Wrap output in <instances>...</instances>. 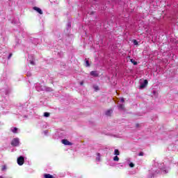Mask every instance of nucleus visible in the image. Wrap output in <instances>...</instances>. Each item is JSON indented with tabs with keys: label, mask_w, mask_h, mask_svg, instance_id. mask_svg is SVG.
Here are the masks:
<instances>
[{
	"label": "nucleus",
	"mask_w": 178,
	"mask_h": 178,
	"mask_svg": "<svg viewBox=\"0 0 178 178\" xmlns=\"http://www.w3.org/2000/svg\"><path fill=\"white\" fill-rule=\"evenodd\" d=\"M112 110H108L107 111H106V116H111V115H112Z\"/></svg>",
	"instance_id": "16"
},
{
	"label": "nucleus",
	"mask_w": 178,
	"mask_h": 178,
	"mask_svg": "<svg viewBox=\"0 0 178 178\" xmlns=\"http://www.w3.org/2000/svg\"><path fill=\"white\" fill-rule=\"evenodd\" d=\"M35 89L37 90V91H44V90H46V91H52V89L51 88H45V87L41 86L40 83L36 85Z\"/></svg>",
	"instance_id": "2"
},
{
	"label": "nucleus",
	"mask_w": 178,
	"mask_h": 178,
	"mask_svg": "<svg viewBox=\"0 0 178 178\" xmlns=\"http://www.w3.org/2000/svg\"><path fill=\"white\" fill-rule=\"evenodd\" d=\"M134 45H138V42H137V40H134Z\"/></svg>",
	"instance_id": "23"
},
{
	"label": "nucleus",
	"mask_w": 178,
	"mask_h": 178,
	"mask_svg": "<svg viewBox=\"0 0 178 178\" xmlns=\"http://www.w3.org/2000/svg\"><path fill=\"white\" fill-rule=\"evenodd\" d=\"M127 162L129 163V168H134V163H130V159H127Z\"/></svg>",
	"instance_id": "12"
},
{
	"label": "nucleus",
	"mask_w": 178,
	"mask_h": 178,
	"mask_svg": "<svg viewBox=\"0 0 178 178\" xmlns=\"http://www.w3.org/2000/svg\"><path fill=\"white\" fill-rule=\"evenodd\" d=\"M29 62L31 63V65H35L34 63V57L31 55L29 56Z\"/></svg>",
	"instance_id": "10"
},
{
	"label": "nucleus",
	"mask_w": 178,
	"mask_h": 178,
	"mask_svg": "<svg viewBox=\"0 0 178 178\" xmlns=\"http://www.w3.org/2000/svg\"><path fill=\"white\" fill-rule=\"evenodd\" d=\"M101 154L100 153H97L96 154V159H95V161L97 163H99V162H101L102 159H101Z\"/></svg>",
	"instance_id": "7"
},
{
	"label": "nucleus",
	"mask_w": 178,
	"mask_h": 178,
	"mask_svg": "<svg viewBox=\"0 0 178 178\" xmlns=\"http://www.w3.org/2000/svg\"><path fill=\"white\" fill-rule=\"evenodd\" d=\"M13 23H14V24H16V22H15V20L13 21Z\"/></svg>",
	"instance_id": "29"
},
{
	"label": "nucleus",
	"mask_w": 178,
	"mask_h": 178,
	"mask_svg": "<svg viewBox=\"0 0 178 178\" xmlns=\"http://www.w3.org/2000/svg\"><path fill=\"white\" fill-rule=\"evenodd\" d=\"M44 118H49V113H44Z\"/></svg>",
	"instance_id": "20"
},
{
	"label": "nucleus",
	"mask_w": 178,
	"mask_h": 178,
	"mask_svg": "<svg viewBox=\"0 0 178 178\" xmlns=\"http://www.w3.org/2000/svg\"><path fill=\"white\" fill-rule=\"evenodd\" d=\"M86 66H90V63H88V60L86 61Z\"/></svg>",
	"instance_id": "25"
},
{
	"label": "nucleus",
	"mask_w": 178,
	"mask_h": 178,
	"mask_svg": "<svg viewBox=\"0 0 178 178\" xmlns=\"http://www.w3.org/2000/svg\"><path fill=\"white\" fill-rule=\"evenodd\" d=\"M19 144H20V140H19V138H15L13 139L11 142V145H13V147H19Z\"/></svg>",
	"instance_id": "3"
},
{
	"label": "nucleus",
	"mask_w": 178,
	"mask_h": 178,
	"mask_svg": "<svg viewBox=\"0 0 178 178\" xmlns=\"http://www.w3.org/2000/svg\"><path fill=\"white\" fill-rule=\"evenodd\" d=\"M17 163H18V165H19V166H22V165H23V163H24V158L23 156H19L17 159Z\"/></svg>",
	"instance_id": "4"
},
{
	"label": "nucleus",
	"mask_w": 178,
	"mask_h": 178,
	"mask_svg": "<svg viewBox=\"0 0 178 178\" xmlns=\"http://www.w3.org/2000/svg\"><path fill=\"white\" fill-rule=\"evenodd\" d=\"M147 84H148V81L147 79L144 80L143 82L140 83V88H145L147 87Z\"/></svg>",
	"instance_id": "5"
},
{
	"label": "nucleus",
	"mask_w": 178,
	"mask_h": 178,
	"mask_svg": "<svg viewBox=\"0 0 178 178\" xmlns=\"http://www.w3.org/2000/svg\"><path fill=\"white\" fill-rule=\"evenodd\" d=\"M4 55H3V58L4 59H6L8 58V59H10V58L12 57V54H10L8 56H6V53H3Z\"/></svg>",
	"instance_id": "14"
},
{
	"label": "nucleus",
	"mask_w": 178,
	"mask_h": 178,
	"mask_svg": "<svg viewBox=\"0 0 178 178\" xmlns=\"http://www.w3.org/2000/svg\"><path fill=\"white\" fill-rule=\"evenodd\" d=\"M44 178H54V176L49 175V174H45Z\"/></svg>",
	"instance_id": "18"
},
{
	"label": "nucleus",
	"mask_w": 178,
	"mask_h": 178,
	"mask_svg": "<svg viewBox=\"0 0 178 178\" xmlns=\"http://www.w3.org/2000/svg\"><path fill=\"white\" fill-rule=\"evenodd\" d=\"M0 54H2V52H1V51H0Z\"/></svg>",
	"instance_id": "32"
},
{
	"label": "nucleus",
	"mask_w": 178,
	"mask_h": 178,
	"mask_svg": "<svg viewBox=\"0 0 178 178\" xmlns=\"http://www.w3.org/2000/svg\"><path fill=\"white\" fill-rule=\"evenodd\" d=\"M95 90H98V86H95Z\"/></svg>",
	"instance_id": "28"
},
{
	"label": "nucleus",
	"mask_w": 178,
	"mask_h": 178,
	"mask_svg": "<svg viewBox=\"0 0 178 178\" xmlns=\"http://www.w3.org/2000/svg\"><path fill=\"white\" fill-rule=\"evenodd\" d=\"M38 42H40V40H38L37 38L33 39V44H34L35 45H37V44H38Z\"/></svg>",
	"instance_id": "13"
},
{
	"label": "nucleus",
	"mask_w": 178,
	"mask_h": 178,
	"mask_svg": "<svg viewBox=\"0 0 178 178\" xmlns=\"http://www.w3.org/2000/svg\"><path fill=\"white\" fill-rule=\"evenodd\" d=\"M139 156H144V152H141L138 154Z\"/></svg>",
	"instance_id": "24"
},
{
	"label": "nucleus",
	"mask_w": 178,
	"mask_h": 178,
	"mask_svg": "<svg viewBox=\"0 0 178 178\" xmlns=\"http://www.w3.org/2000/svg\"><path fill=\"white\" fill-rule=\"evenodd\" d=\"M10 130L13 133H15V134L17 133V128L16 127H11Z\"/></svg>",
	"instance_id": "17"
},
{
	"label": "nucleus",
	"mask_w": 178,
	"mask_h": 178,
	"mask_svg": "<svg viewBox=\"0 0 178 178\" xmlns=\"http://www.w3.org/2000/svg\"><path fill=\"white\" fill-rule=\"evenodd\" d=\"M0 178H3V177H2V176H0Z\"/></svg>",
	"instance_id": "30"
},
{
	"label": "nucleus",
	"mask_w": 178,
	"mask_h": 178,
	"mask_svg": "<svg viewBox=\"0 0 178 178\" xmlns=\"http://www.w3.org/2000/svg\"><path fill=\"white\" fill-rule=\"evenodd\" d=\"M33 10H35L40 15H42V10H41V8H40L38 7H33Z\"/></svg>",
	"instance_id": "9"
},
{
	"label": "nucleus",
	"mask_w": 178,
	"mask_h": 178,
	"mask_svg": "<svg viewBox=\"0 0 178 178\" xmlns=\"http://www.w3.org/2000/svg\"><path fill=\"white\" fill-rule=\"evenodd\" d=\"M68 26H70V24H68Z\"/></svg>",
	"instance_id": "31"
},
{
	"label": "nucleus",
	"mask_w": 178,
	"mask_h": 178,
	"mask_svg": "<svg viewBox=\"0 0 178 178\" xmlns=\"http://www.w3.org/2000/svg\"><path fill=\"white\" fill-rule=\"evenodd\" d=\"M113 155H116V156L120 155V152H119V149H115L114 150Z\"/></svg>",
	"instance_id": "15"
},
{
	"label": "nucleus",
	"mask_w": 178,
	"mask_h": 178,
	"mask_svg": "<svg viewBox=\"0 0 178 178\" xmlns=\"http://www.w3.org/2000/svg\"><path fill=\"white\" fill-rule=\"evenodd\" d=\"M83 84H84V82L81 81V82L80 83V85H81V86H83Z\"/></svg>",
	"instance_id": "27"
},
{
	"label": "nucleus",
	"mask_w": 178,
	"mask_h": 178,
	"mask_svg": "<svg viewBox=\"0 0 178 178\" xmlns=\"http://www.w3.org/2000/svg\"><path fill=\"white\" fill-rule=\"evenodd\" d=\"M131 62L134 65H137V63H136V60H134V59H131Z\"/></svg>",
	"instance_id": "22"
},
{
	"label": "nucleus",
	"mask_w": 178,
	"mask_h": 178,
	"mask_svg": "<svg viewBox=\"0 0 178 178\" xmlns=\"http://www.w3.org/2000/svg\"><path fill=\"white\" fill-rule=\"evenodd\" d=\"M62 144H64V145H73V143L71 142H69L67 139H63L61 140Z\"/></svg>",
	"instance_id": "6"
},
{
	"label": "nucleus",
	"mask_w": 178,
	"mask_h": 178,
	"mask_svg": "<svg viewBox=\"0 0 178 178\" xmlns=\"http://www.w3.org/2000/svg\"><path fill=\"white\" fill-rule=\"evenodd\" d=\"M90 76H93V77H98V76H99V74L97 71H92L90 72Z\"/></svg>",
	"instance_id": "8"
},
{
	"label": "nucleus",
	"mask_w": 178,
	"mask_h": 178,
	"mask_svg": "<svg viewBox=\"0 0 178 178\" xmlns=\"http://www.w3.org/2000/svg\"><path fill=\"white\" fill-rule=\"evenodd\" d=\"M9 92H10V90H6L5 91L6 95H9Z\"/></svg>",
	"instance_id": "21"
},
{
	"label": "nucleus",
	"mask_w": 178,
	"mask_h": 178,
	"mask_svg": "<svg viewBox=\"0 0 178 178\" xmlns=\"http://www.w3.org/2000/svg\"><path fill=\"white\" fill-rule=\"evenodd\" d=\"M120 102H124V98H121L120 99Z\"/></svg>",
	"instance_id": "26"
},
{
	"label": "nucleus",
	"mask_w": 178,
	"mask_h": 178,
	"mask_svg": "<svg viewBox=\"0 0 178 178\" xmlns=\"http://www.w3.org/2000/svg\"><path fill=\"white\" fill-rule=\"evenodd\" d=\"M113 161L115 162H119V156H114L113 157Z\"/></svg>",
	"instance_id": "19"
},
{
	"label": "nucleus",
	"mask_w": 178,
	"mask_h": 178,
	"mask_svg": "<svg viewBox=\"0 0 178 178\" xmlns=\"http://www.w3.org/2000/svg\"><path fill=\"white\" fill-rule=\"evenodd\" d=\"M154 168H152L149 170L148 178L156 177V175H159V173H163L166 175L169 172V168L165 167V164L162 163H155Z\"/></svg>",
	"instance_id": "1"
},
{
	"label": "nucleus",
	"mask_w": 178,
	"mask_h": 178,
	"mask_svg": "<svg viewBox=\"0 0 178 178\" xmlns=\"http://www.w3.org/2000/svg\"><path fill=\"white\" fill-rule=\"evenodd\" d=\"M118 108L119 111H125L124 104H118Z\"/></svg>",
	"instance_id": "11"
}]
</instances>
